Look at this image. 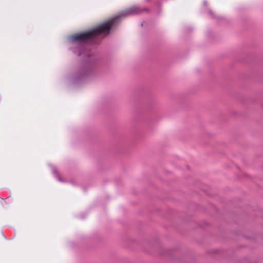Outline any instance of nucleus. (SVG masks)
I'll list each match as a JSON object with an SVG mask.
<instances>
[{"instance_id":"1","label":"nucleus","mask_w":263,"mask_h":263,"mask_svg":"<svg viewBox=\"0 0 263 263\" xmlns=\"http://www.w3.org/2000/svg\"><path fill=\"white\" fill-rule=\"evenodd\" d=\"M139 12L140 10L137 7L129 8L121 12L120 15L103 23L92 30L71 35L70 39L72 41L85 42L87 40L93 38L96 35L103 33L108 34L111 28L119 23L121 17L135 14Z\"/></svg>"}]
</instances>
